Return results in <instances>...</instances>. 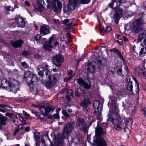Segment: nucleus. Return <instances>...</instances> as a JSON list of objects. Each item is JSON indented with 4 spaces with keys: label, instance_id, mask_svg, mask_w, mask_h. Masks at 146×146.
Returning a JSON list of instances; mask_svg holds the SVG:
<instances>
[{
    "label": "nucleus",
    "instance_id": "nucleus-45",
    "mask_svg": "<svg viewBox=\"0 0 146 146\" xmlns=\"http://www.w3.org/2000/svg\"><path fill=\"white\" fill-rule=\"evenodd\" d=\"M70 20L68 19H66L63 21H62L61 23L64 25H66L70 21Z\"/></svg>",
    "mask_w": 146,
    "mask_h": 146
},
{
    "label": "nucleus",
    "instance_id": "nucleus-25",
    "mask_svg": "<svg viewBox=\"0 0 146 146\" xmlns=\"http://www.w3.org/2000/svg\"><path fill=\"white\" fill-rule=\"evenodd\" d=\"M132 83L131 82H126L125 86L127 90L129 91L131 94L133 92Z\"/></svg>",
    "mask_w": 146,
    "mask_h": 146
},
{
    "label": "nucleus",
    "instance_id": "nucleus-62",
    "mask_svg": "<svg viewBox=\"0 0 146 146\" xmlns=\"http://www.w3.org/2000/svg\"><path fill=\"white\" fill-rule=\"evenodd\" d=\"M117 41L119 43L120 45H122L123 44V41L122 39H119L117 40Z\"/></svg>",
    "mask_w": 146,
    "mask_h": 146
},
{
    "label": "nucleus",
    "instance_id": "nucleus-37",
    "mask_svg": "<svg viewBox=\"0 0 146 146\" xmlns=\"http://www.w3.org/2000/svg\"><path fill=\"white\" fill-rule=\"evenodd\" d=\"M66 93L67 95L66 96V97H67L68 96H72L73 95L72 91L71 90H67Z\"/></svg>",
    "mask_w": 146,
    "mask_h": 146
},
{
    "label": "nucleus",
    "instance_id": "nucleus-42",
    "mask_svg": "<svg viewBox=\"0 0 146 146\" xmlns=\"http://www.w3.org/2000/svg\"><path fill=\"white\" fill-rule=\"evenodd\" d=\"M42 114L40 115L39 116V119L41 120H44L46 116V115L44 114V113H42Z\"/></svg>",
    "mask_w": 146,
    "mask_h": 146
},
{
    "label": "nucleus",
    "instance_id": "nucleus-16",
    "mask_svg": "<svg viewBox=\"0 0 146 146\" xmlns=\"http://www.w3.org/2000/svg\"><path fill=\"white\" fill-rule=\"evenodd\" d=\"M38 4L39 6L42 9L45 8V6L47 8L50 9L51 6L52 1L51 0H46L47 5L45 4L44 0H37Z\"/></svg>",
    "mask_w": 146,
    "mask_h": 146
},
{
    "label": "nucleus",
    "instance_id": "nucleus-4",
    "mask_svg": "<svg viewBox=\"0 0 146 146\" xmlns=\"http://www.w3.org/2000/svg\"><path fill=\"white\" fill-rule=\"evenodd\" d=\"M5 80V83L8 85V86H3L2 84L1 86L3 89H6L9 92L12 91L14 92L17 91L19 85V82L17 81L12 78L5 79L3 80Z\"/></svg>",
    "mask_w": 146,
    "mask_h": 146
},
{
    "label": "nucleus",
    "instance_id": "nucleus-10",
    "mask_svg": "<svg viewBox=\"0 0 146 146\" xmlns=\"http://www.w3.org/2000/svg\"><path fill=\"white\" fill-rule=\"evenodd\" d=\"M76 127L80 129L83 130L84 132L87 130L86 125L85 121L83 119L79 118L76 120Z\"/></svg>",
    "mask_w": 146,
    "mask_h": 146
},
{
    "label": "nucleus",
    "instance_id": "nucleus-46",
    "mask_svg": "<svg viewBox=\"0 0 146 146\" xmlns=\"http://www.w3.org/2000/svg\"><path fill=\"white\" fill-rule=\"evenodd\" d=\"M22 55L25 56H29L30 55L29 52L26 50H25L22 52Z\"/></svg>",
    "mask_w": 146,
    "mask_h": 146
},
{
    "label": "nucleus",
    "instance_id": "nucleus-17",
    "mask_svg": "<svg viewBox=\"0 0 146 146\" xmlns=\"http://www.w3.org/2000/svg\"><path fill=\"white\" fill-rule=\"evenodd\" d=\"M135 71L138 75L146 79V72L145 70L139 67H137Z\"/></svg>",
    "mask_w": 146,
    "mask_h": 146
},
{
    "label": "nucleus",
    "instance_id": "nucleus-20",
    "mask_svg": "<svg viewBox=\"0 0 146 146\" xmlns=\"http://www.w3.org/2000/svg\"><path fill=\"white\" fill-rule=\"evenodd\" d=\"M15 23L19 27L22 28L25 27V22L24 19L21 17H19L17 18L14 20Z\"/></svg>",
    "mask_w": 146,
    "mask_h": 146
},
{
    "label": "nucleus",
    "instance_id": "nucleus-33",
    "mask_svg": "<svg viewBox=\"0 0 146 146\" xmlns=\"http://www.w3.org/2000/svg\"><path fill=\"white\" fill-rule=\"evenodd\" d=\"M95 121V119L94 117L92 116H90L88 117V118L87 120V121L88 124L90 125H91L92 123L94 121Z\"/></svg>",
    "mask_w": 146,
    "mask_h": 146
},
{
    "label": "nucleus",
    "instance_id": "nucleus-59",
    "mask_svg": "<svg viewBox=\"0 0 146 146\" xmlns=\"http://www.w3.org/2000/svg\"><path fill=\"white\" fill-rule=\"evenodd\" d=\"M19 131V129L16 128L15 129V131L13 133V135L14 136L16 135L17 133H18Z\"/></svg>",
    "mask_w": 146,
    "mask_h": 146
},
{
    "label": "nucleus",
    "instance_id": "nucleus-50",
    "mask_svg": "<svg viewBox=\"0 0 146 146\" xmlns=\"http://www.w3.org/2000/svg\"><path fill=\"white\" fill-rule=\"evenodd\" d=\"M142 112L145 117H146V108H144L142 110Z\"/></svg>",
    "mask_w": 146,
    "mask_h": 146
},
{
    "label": "nucleus",
    "instance_id": "nucleus-31",
    "mask_svg": "<svg viewBox=\"0 0 146 146\" xmlns=\"http://www.w3.org/2000/svg\"><path fill=\"white\" fill-rule=\"evenodd\" d=\"M34 39L37 41V43L40 44L42 43L41 36L40 34H37L35 36Z\"/></svg>",
    "mask_w": 146,
    "mask_h": 146
},
{
    "label": "nucleus",
    "instance_id": "nucleus-47",
    "mask_svg": "<svg viewBox=\"0 0 146 146\" xmlns=\"http://www.w3.org/2000/svg\"><path fill=\"white\" fill-rule=\"evenodd\" d=\"M73 77V76H68L67 77H66L65 78H64V80L65 82H67L68 80H70L71 79L72 77Z\"/></svg>",
    "mask_w": 146,
    "mask_h": 146
},
{
    "label": "nucleus",
    "instance_id": "nucleus-51",
    "mask_svg": "<svg viewBox=\"0 0 146 146\" xmlns=\"http://www.w3.org/2000/svg\"><path fill=\"white\" fill-rule=\"evenodd\" d=\"M34 57L36 59H37L38 60H39L41 58V56L38 54H35L34 55Z\"/></svg>",
    "mask_w": 146,
    "mask_h": 146
},
{
    "label": "nucleus",
    "instance_id": "nucleus-40",
    "mask_svg": "<svg viewBox=\"0 0 146 146\" xmlns=\"http://www.w3.org/2000/svg\"><path fill=\"white\" fill-rule=\"evenodd\" d=\"M135 87H136L135 91L137 93L139 92V83L137 81L135 82Z\"/></svg>",
    "mask_w": 146,
    "mask_h": 146
},
{
    "label": "nucleus",
    "instance_id": "nucleus-48",
    "mask_svg": "<svg viewBox=\"0 0 146 146\" xmlns=\"http://www.w3.org/2000/svg\"><path fill=\"white\" fill-rule=\"evenodd\" d=\"M21 65L25 68H27L28 67V64L25 62H21Z\"/></svg>",
    "mask_w": 146,
    "mask_h": 146
},
{
    "label": "nucleus",
    "instance_id": "nucleus-63",
    "mask_svg": "<svg viewBox=\"0 0 146 146\" xmlns=\"http://www.w3.org/2000/svg\"><path fill=\"white\" fill-rule=\"evenodd\" d=\"M75 95L77 97H79L80 96V93L78 91H76L75 92Z\"/></svg>",
    "mask_w": 146,
    "mask_h": 146
},
{
    "label": "nucleus",
    "instance_id": "nucleus-36",
    "mask_svg": "<svg viewBox=\"0 0 146 146\" xmlns=\"http://www.w3.org/2000/svg\"><path fill=\"white\" fill-rule=\"evenodd\" d=\"M146 51V49L144 48H142L139 52V55L141 56H143L145 54Z\"/></svg>",
    "mask_w": 146,
    "mask_h": 146
},
{
    "label": "nucleus",
    "instance_id": "nucleus-3",
    "mask_svg": "<svg viewBox=\"0 0 146 146\" xmlns=\"http://www.w3.org/2000/svg\"><path fill=\"white\" fill-rule=\"evenodd\" d=\"M120 5L118 4L117 2H116L113 0H112L111 2L109 4V7L115 10L113 19L117 24L118 23L119 19L122 16L123 10L120 8Z\"/></svg>",
    "mask_w": 146,
    "mask_h": 146
},
{
    "label": "nucleus",
    "instance_id": "nucleus-6",
    "mask_svg": "<svg viewBox=\"0 0 146 146\" xmlns=\"http://www.w3.org/2000/svg\"><path fill=\"white\" fill-rule=\"evenodd\" d=\"M58 44V42L56 41L55 38V36L53 35L50 37L48 41L45 42L43 45V48L45 50L50 51L53 47Z\"/></svg>",
    "mask_w": 146,
    "mask_h": 146
},
{
    "label": "nucleus",
    "instance_id": "nucleus-53",
    "mask_svg": "<svg viewBox=\"0 0 146 146\" xmlns=\"http://www.w3.org/2000/svg\"><path fill=\"white\" fill-rule=\"evenodd\" d=\"M4 108H5L7 110H9L11 108V107L8 105H4Z\"/></svg>",
    "mask_w": 146,
    "mask_h": 146
},
{
    "label": "nucleus",
    "instance_id": "nucleus-43",
    "mask_svg": "<svg viewBox=\"0 0 146 146\" xmlns=\"http://www.w3.org/2000/svg\"><path fill=\"white\" fill-rule=\"evenodd\" d=\"M91 0H80L81 3L82 4H86L89 3Z\"/></svg>",
    "mask_w": 146,
    "mask_h": 146
},
{
    "label": "nucleus",
    "instance_id": "nucleus-28",
    "mask_svg": "<svg viewBox=\"0 0 146 146\" xmlns=\"http://www.w3.org/2000/svg\"><path fill=\"white\" fill-rule=\"evenodd\" d=\"M112 50L113 52H115L121 60H124L123 56L118 50L115 48H113L112 49Z\"/></svg>",
    "mask_w": 146,
    "mask_h": 146
},
{
    "label": "nucleus",
    "instance_id": "nucleus-49",
    "mask_svg": "<svg viewBox=\"0 0 146 146\" xmlns=\"http://www.w3.org/2000/svg\"><path fill=\"white\" fill-rule=\"evenodd\" d=\"M10 6L8 7H5V12L7 14H8L9 13V12L10 11Z\"/></svg>",
    "mask_w": 146,
    "mask_h": 146
},
{
    "label": "nucleus",
    "instance_id": "nucleus-60",
    "mask_svg": "<svg viewBox=\"0 0 146 146\" xmlns=\"http://www.w3.org/2000/svg\"><path fill=\"white\" fill-rule=\"evenodd\" d=\"M50 135L52 137L53 139L55 140H56V137L54 133L53 132H52L50 134Z\"/></svg>",
    "mask_w": 146,
    "mask_h": 146
},
{
    "label": "nucleus",
    "instance_id": "nucleus-39",
    "mask_svg": "<svg viewBox=\"0 0 146 146\" xmlns=\"http://www.w3.org/2000/svg\"><path fill=\"white\" fill-rule=\"evenodd\" d=\"M134 77L132 76H128L126 78L127 82H131L132 83V80H131V79H133Z\"/></svg>",
    "mask_w": 146,
    "mask_h": 146
},
{
    "label": "nucleus",
    "instance_id": "nucleus-32",
    "mask_svg": "<svg viewBox=\"0 0 146 146\" xmlns=\"http://www.w3.org/2000/svg\"><path fill=\"white\" fill-rule=\"evenodd\" d=\"M34 138L35 141L39 140L40 138V133L39 132H36L34 133Z\"/></svg>",
    "mask_w": 146,
    "mask_h": 146
},
{
    "label": "nucleus",
    "instance_id": "nucleus-34",
    "mask_svg": "<svg viewBox=\"0 0 146 146\" xmlns=\"http://www.w3.org/2000/svg\"><path fill=\"white\" fill-rule=\"evenodd\" d=\"M24 117H25L24 116H23V117H19V119L24 124H28V119L24 118Z\"/></svg>",
    "mask_w": 146,
    "mask_h": 146
},
{
    "label": "nucleus",
    "instance_id": "nucleus-9",
    "mask_svg": "<svg viewBox=\"0 0 146 146\" xmlns=\"http://www.w3.org/2000/svg\"><path fill=\"white\" fill-rule=\"evenodd\" d=\"M74 123L73 122H68L64 126L62 130L63 135H68L74 129Z\"/></svg>",
    "mask_w": 146,
    "mask_h": 146
},
{
    "label": "nucleus",
    "instance_id": "nucleus-64",
    "mask_svg": "<svg viewBox=\"0 0 146 146\" xmlns=\"http://www.w3.org/2000/svg\"><path fill=\"white\" fill-rule=\"evenodd\" d=\"M25 4L27 6H30V3L27 1H25Z\"/></svg>",
    "mask_w": 146,
    "mask_h": 146
},
{
    "label": "nucleus",
    "instance_id": "nucleus-30",
    "mask_svg": "<svg viewBox=\"0 0 146 146\" xmlns=\"http://www.w3.org/2000/svg\"><path fill=\"white\" fill-rule=\"evenodd\" d=\"M7 118L6 117L3 116L0 119V128L2 129V125H4L6 123V121Z\"/></svg>",
    "mask_w": 146,
    "mask_h": 146
},
{
    "label": "nucleus",
    "instance_id": "nucleus-41",
    "mask_svg": "<svg viewBox=\"0 0 146 146\" xmlns=\"http://www.w3.org/2000/svg\"><path fill=\"white\" fill-rule=\"evenodd\" d=\"M62 113L66 117V119L69 117V115L65 110H63L62 111Z\"/></svg>",
    "mask_w": 146,
    "mask_h": 146
},
{
    "label": "nucleus",
    "instance_id": "nucleus-1",
    "mask_svg": "<svg viewBox=\"0 0 146 146\" xmlns=\"http://www.w3.org/2000/svg\"><path fill=\"white\" fill-rule=\"evenodd\" d=\"M24 80L30 87V90L38 92L40 88L37 84L38 81L36 76L32 72L29 71H25L24 75Z\"/></svg>",
    "mask_w": 146,
    "mask_h": 146
},
{
    "label": "nucleus",
    "instance_id": "nucleus-54",
    "mask_svg": "<svg viewBox=\"0 0 146 146\" xmlns=\"http://www.w3.org/2000/svg\"><path fill=\"white\" fill-rule=\"evenodd\" d=\"M122 70L121 68H119L117 71V73L119 75H121L122 74Z\"/></svg>",
    "mask_w": 146,
    "mask_h": 146
},
{
    "label": "nucleus",
    "instance_id": "nucleus-56",
    "mask_svg": "<svg viewBox=\"0 0 146 146\" xmlns=\"http://www.w3.org/2000/svg\"><path fill=\"white\" fill-rule=\"evenodd\" d=\"M67 74L69 75L70 76H74V75H73V71L71 70H69L68 71V73H67Z\"/></svg>",
    "mask_w": 146,
    "mask_h": 146
},
{
    "label": "nucleus",
    "instance_id": "nucleus-5",
    "mask_svg": "<svg viewBox=\"0 0 146 146\" xmlns=\"http://www.w3.org/2000/svg\"><path fill=\"white\" fill-rule=\"evenodd\" d=\"M95 65L92 63L90 64H87L85 68L88 73L94 74L95 72V65H96L98 68H100L102 65V61L99 57H97L95 59V62H94Z\"/></svg>",
    "mask_w": 146,
    "mask_h": 146
},
{
    "label": "nucleus",
    "instance_id": "nucleus-26",
    "mask_svg": "<svg viewBox=\"0 0 146 146\" xmlns=\"http://www.w3.org/2000/svg\"><path fill=\"white\" fill-rule=\"evenodd\" d=\"M124 33L126 34H128L130 33L131 31H132L133 27L131 28L128 25H126L124 27Z\"/></svg>",
    "mask_w": 146,
    "mask_h": 146
},
{
    "label": "nucleus",
    "instance_id": "nucleus-61",
    "mask_svg": "<svg viewBox=\"0 0 146 146\" xmlns=\"http://www.w3.org/2000/svg\"><path fill=\"white\" fill-rule=\"evenodd\" d=\"M24 125H23V124H20V125H19L18 126V129H22V128H24Z\"/></svg>",
    "mask_w": 146,
    "mask_h": 146
},
{
    "label": "nucleus",
    "instance_id": "nucleus-44",
    "mask_svg": "<svg viewBox=\"0 0 146 146\" xmlns=\"http://www.w3.org/2000/svg\"><path fill=\"white\" fill-rule=\"evenodd\" d=\"M43 66L44 67L45 70L47 72H49V69L48 68V66L46 63H44L43 65Z\"/></svg>",
    "mask_w": 146,
    "mask_h": 146
},
{
    "label": "nucleus",
    "instance_id": "nucleus-21",
    "mask_svg": "<svg viewBox=\"0 0 146 146\" xmlns=\"http://www.w3.org/2000/svg\"><path fill=\"white\" fill-rule=\"evenodd\" d=\"M77 83L79 84L81 86H83L84 88L86 89H89L91 87L90 84H88L82 78H79L76 79Z\"/></svg>",
    "mask_w": 146,
    "mask_h": 146
},
{
    "label": "nucleus",
    "instance_id": "nucleus-57",
    "mask_svg": "<svg viewBox=\"0 0 146 146\" xmlns=\"http://www.w3.org/2000/svg\"><path fill=\"white\" fill-rule=\"evenodd\" d=\"M124 129V131L125 132H126L127 133H129L130 132L129 129L127 127H125Z\"/></svg>",
    "mask_w": 146,
    "mask_h": 146
},
{
    "label": "nucleus",
    "instance_id": "nucleus-7",
    "mask_svg": "<svg viewBox=\"0 0 146 146\" xmlns=\"http://www.w3.org/2000/svg\"><path fill=\"white\" fill-rule=\"evenodd\" d=\"M79 0H69L67 7L64 6L63 10L67 14H69L70 12L75 9L79 3Z\"/></svg>",
    "mask_w": 146,
    "mask_h": 146
},
{
    "label": "nucleus",
    "instance_id": "nucleus-27",
    "mask_svg": "<svg viewBox=\"0 0 146 146\" xmlns=\"http://www.w3.org/2000/svg\"><path fill=\"white\" fill-rule=\"evenodd\" d=\"M135 24L141 27L144 24V22L142 18H139L135 21Z\"/></svg>",
    "mask_w": 146,
    "mask_h": 146
},
{
    "label": "nucleus",
    "instance_id": "nucleus-58",
    "mask_svg": "<svg viewBox=\"0 0 146 146\" xmlns=\"http://www.w3.org/2000/svg\"><path fill=\"white\" fill-rule=\"evenodd\" d=\"M54 117L56 119H59V116L58 114L57 113H55L53 115Z\"/></svg>",
    "mask_w": 146,
    "mask_h": 146
},
{
    "label": "nucleus",
    "instance_id": "nucleus-12",
    "mask_svg": "<svg viewBox=\"0 0 146 146\" xmlns=\"http://www.w3.org/2000/svg\"><path fill=\"white\" fill-rule=\"evenodd\" d=\"M52 61L53 66L60 67L64 60V58L62 55H56L53 57Z\"/></svg>",
    "mask_w": 146,
    "mask_h": 146
},
{
    "label": "nucleus",
    "instance_id": "nucleus-18",
    "mask_svg": "<svg viewBox=\"0 0 146 146\" xmlns=\"http://www.w3.org/2000/svg\"><path fill=\"white\" fill-rule=\"evenodd\" d=\"M62 4L59 0H55L53 1V8L55 12L60 11L62 8Z\"/></svg>",
    "mask_w": 146,
    "mask_h": 146
},
{
    "label": "nucleus",
    "instance_id": "nucleus-52",
    "mask_svg": "<svg viewBox=\"0 0 146 146\" xmlns=\"http://www.w3.org/2000/svg\"><path fill=\"white\" fill-rule=\"evenodd\" d=\"M23 116H25L24 117V118H25L28 119V118L30 116V115L29 114L25 113L24 115H23L20 117H23Z\"/></svg>",
    "mask_w": 146,
    "mask_h": 146
},
{
    "label": "nucleus",
    "instance_id": "nucleus-35",
    "mask_svg": "<svg viewBox=\"0 0 146 146\" xmlns=\"http://www.w3.org/2000/svg\"><path fill=\"white\" fill-rule=\"evenodd\" d=\"M124 120L126 125H127L128 124L131 125L132 123L131 119V118H125L124 119Z\"/></svg>",
    "mask_w": 146,
    "mask_h": 146
},
{
    "label": "nucleus",
    "instance_id": "nucleus-23",
    "mask_svg": "<svg viewBox=\"0 0 146 146\" xmlns=\"http://www.w3.org/2000/svg\"><path fill=\"white\" fill-rule=\"evenodd\" d=\"M91 104V102L87 98H84L83 100L80 103V106L84 108H86L88 106Z\"/></svg>",
    "mask_w": 146,
    "mask_h": 146
},
{
    "label": "nucleus",
    "instance_id": "nucleus-15",
    "mask_svg": "<svg viewBox=\"0 0 146 146\" xmlns=\"http://www.w3.org/2000/svg\"><path fill=\"white\" fill-rule=\"evenodd\" d=\"M40 32L41 34L43 35H48L50 33V28L48 25H42L40 26Z\"/></svg>",
    "mask_w": 146,
    "mask_h": 146
},
{
    "label": "nucleus",
    "instance_id": "nucleus-13",
    "mask_svg": "<svg viewBox=\"0 0 146 146\" xmlns=\"http://www.w3.org/2000/svg\"><path fill=\"white\" fill-rule=\"evenodd\" d=\"M52 110L50 106L48 104H43L41 105V107L39 108V110L42 113L47 114L49 113ZM54 109L53 110V111Z\"/></svg>",
    "mask_w": 146,
    "mask_h": 146
},
{
    "label": "nucleus",
    "instance_id": "nucleus-24",
    "mask_svg": "<svg viewBox=\"0 0 146 146\" xmlns=\"http://www.w3.org/2000/svg\"><path fill=\"white\" fill-rule=\"evenodd\" d=\"M37 70L38 71V74L41 77H43L44 70V68L42 65H39L38 66Z\"/></svg>",
    "mask_w": 146,
    "mask_h": 146
},
{
    "label": "nucleus",
    "instance_id": "nucleus-19",
    "mask_svg": "<svg viewBox=\"0 0 146 146\" xmlns=\"http://www.w3.org/2000/svg\"><path fill=\"white\" fill-rule=\"evenodd\" d=\"M48 81L46 84V87L50 88L54 85L57 81L56 78L54 76H48Z\"/></svg>",
    "mask_w": 146,
    "mask_h": 146
},
{
    "label": "nucleus",
    "instance_id": "nucleus-2",
    "mask_svg": "<svg viewBox=\"0 0 146 146\" xmlns=\"http://www.w3.org/2000/svg\"><path fill=\"white\" fill-rule=\"evenodd\" d=\"M102 128L98 126L95 129V135L94 137L93 142L97 146H107V143L101 135L103 134Z\"/></svg>",
    "mask_w": 146,
    "mask_h": 146
},
{
    "label": "nucleus",
    "instance_id": "nucleus-14",
    "mask_svg": "<svg viewBox=\"0 0 146 146\" xmlns=\"http://www.w3.org/2000/svg\"><path fill=\"white\" fill-rule=\"evenodd\" d=\"M137 41L143 42L146 47V31L140 33L139 34L137 39Z\"/></svg>",
    "mask_w": 146,
    "mask_h": 146
},
{
    "label": "nucleus",
    "instance_id": "nucleus-22",
    "mask_svg": "<svg viewBox=\"0 0 146 146\" xmlns=\"http://www.w3.org/2000/svg\"><path fill=\"white\" fill-rule=\"evenodd\" d=\"M23 43V41L21 40L11 41V44L15 48H18L22 46V44Z\"/></svg>",
    "mask_w": 146,
    "mask_h": 146
},
{
    "label": "nucleus",
    "instance_id": "nucleus-11",
    "mask_svg": "<svg viewBox=\"0 0 146 146\" xmlns=\"http://www.w3.org/2000/svg\"><path fill=\"white\" fill-rule=\"evenodd\" d=\"M109 120L112 122L114 127L115 129L119 131L122 129L123 125L120 121H119L118 118L113 119L112 118L110 117Z\"/></svg>",
    "mask_w": 146,
    "mask_h": 146
},
{
    "label": "nucleus",
    "instance_id": "nucleus-29",
    "mask_svg": "<svg viewBox=\"0 0 146 146\" xmlns=\"http://www.w3.org/2000/svg\"><path fill=\"white\" fill-rule=\"evenodd\" d=\"M141 29L142 28L141 27L135 24L133 27L132 31H133L135 33H137L140 31Z\"/></svg>",
    "mask_w": 146,
    "mask_h": 146
},
{
    "label": "nucleus",
    "instance_id": "nucleus-8",
    "mask_svg": "<svg viewBox=\"0 0 146 146\" xmlns=\"http://www.w3.org/2000/svg\"><path fill=\"white\" fill-rule=\"evenodd\" d=\"M93 105L95 109L96 110L94 111V113L97 114V117L98 118L99 121L101 122L102 119V117L101 115V112L102 110V105L97 100H95L93 104Z\"/></svg>",
    "mask_w": 146,
    "mask_h": 146
},
{
    "label": "nucleus",
    "instance_id": "nucleus-38",
    "mask_svg": "<svg viewBox=\"0 0 146 146\" xmlns=\"http://www.w3.org/2000/svg\"><path fill=\"white\" fill-rule=\"evenodd\" d=\"M112 30L110 26H108L106 27V29H104L103 30L105 32L107 33L111 31Z\"/></svg>",
    "mask_w": 146,
    "mask_h": 146
},
{
    "label": "nucleus",
    "instance_id": "nucleus-55",
    "mask_svg": "<svg viewBox=\"0 0 146 146\" xmlns=\"http://www.w3.org/2000/svg\"><path fill=\"white\" fill-rule=\"evenodd\" d=\"M107 124L106 123H102V126L104 129H106L107 127Z\"/></svg>",
    "mask_w": 146,
    "mask_h": 146
}]
</instances>
